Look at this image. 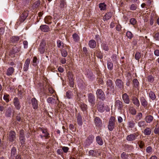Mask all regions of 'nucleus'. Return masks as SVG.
<instances>
[{
	"mask_svg": "<svg viewBox=\"0 0 159 159\" xmlns=\"http://www.w3.org/2000/svg\"><path fill=\"white\" fill-rule=\"evenodd\" d=\"M47 50V47L46 41L44 39H42L38 47V51L40 54H44Z\"/></svg>",
	"mask_w": 159,
	"mask_h": 159,
	"instance_id": "f257e3e1",
	"label": "nucleus"
},
{
	"mask_svg": "<svg viewBox=\"0 0 159 159\" xmlns=\"http://www.w3.org/2000/svg\"><path fill=\"white\" fill-rule=\"evenodd\" d=\"M115 121L116 118L114 117L111 116L110 118L108 125V128L110 131H112L114 128Z\"/></svg>",
	"mask_w": 159,
	"mask_h": 159,
	"instance_id": "f03ea898",
	"label": "nucleus"
},
{
	"mask_svg": "<svg viewBox=\"0 0 159 159\" xmlns=\"http://www.w3.org/2000/svg\"><path fill=\"white\" fill-rule=\"evenodd\" d=\"M139 136L137 133L131 134L128 135L126 137V140L129 141H131L135 140Z\"/></svg>",
	"mask_w": 159,
	"mask_h": 159,
	"instance_id": "7ed1b4c3",
	"label": "nucleus"
},
{
	"mask_svg": "<svg viewBox=\"0 0 159 159\" xmlns=\"http://www.w3.org/2000/svg\"><path fill=\"white\" fill-rule=\"evenodd\" d=\"M9 140L11 142L14 141L16 138V133L14 131H11L8 136Z\"/></svg>",
	"mask_w": 159,
	"mask_h": 159,
	"instance_id": "20e7f679",
	"label": "nucleus"
},
{
	"mask_svg": "<svg viewBox=\"0 0 159 159\" xmlns=\"http://www.w3.org/2000/svg\"><path fill=\"white\" fill-rule=\"evenodd\" d=\"M13 102L17 110H19L20 108L21 105L18 98L16 97L15 98L13 99Z\"/></svg>",
	"mask_w": 159,
	"mask_h": 159,
	"instance_id": "39448f33",
	"label": "nucleus"
},
{
	"mask_svg": "<svg viewBox=\"0 0 159 159\" xmlns=\"http://www.w3.org/2000/svg\"><path fill=\"white\" fill-rule=\"evenodd\" d=\"M40 30L44 32H48L50 31L49 27L46 25H42L40 26L39 29Z\"/></svg>",
	"mask_w": 159,
	"mask_h": 159,
	"instance_id": "423d86ee",
	"label": "nucleus"
},
{
	"mask_svg": "<svg viewBox=\"0 0 159 159\" xmlns=\"http://www.w3.org/2000/svg\"><path fill=\"white\" fill-rule=\"evenodd\" d=\"M85 75L87 77L91 80H93L95 78L93 73L89 70H86Z\"/></svg>",
	"mask_w": 159,
	"mask_h": 159,
	"instance_id": "0eeeda50",
	"label": "nucleus"
},
{
	"mask_svg": "<svg viewBox=\"0 0 159 159\" xmlns=\"http://www.w3.org/2000/svg\"><path fill=\"white\" fill-rule=\"evenodd\" d=\"M89 102L92 105H94L95 102V98L94 96L92 93H90L88 95Z\"/></svg>",
	"mask_w": 159,
	"mask_h": 159,
	"instance_id": "6e6552de",
	"label": "nucleus"
},
{
	"mask_svg": "<svg viewBox=\"0 0 159 159\" xmlns=\"http://www.w3.org/2000/svg\"><path fill=\"white\" fill-rule=\"evenodd\" d=\"M28 15V11L26 10L24 11L21 15L20 18V22H23L25 20Z\"/></svg>",
	"mask_w": 159,
	"mask_h": 159,
	"instance_id": "1a4fd4ad",
	"label": "nucleus"
},
{
	"mask_svg": "<svg viewBox=\"0 0 159 159\" xmlns=\"http://www.w3.org/2000/svg\"><path fill=\"white\" fill-rule=\"evenodd\" d=\"M115 106L116 108L120 111H121L123 107L122 102L120 100H116L115 102Z\"/></svg>",
	"mask_w": 159,
	"mask_h": 159,
	"instance_id": "9d476101",
	"label": "nucleus"
},
{
	"mask_svg": "<svg viewBox=\"0 0 159 159\" xmlns=\"http://www.w3.org/2000/svg\"><path fill=\"white\" fill-rule=\"evenodd\" d=\"M96 94L98 97L100 99L102 100H104L105 98V95L104 92L102 90H97L96 92Z\"/></svg>",
	"mask_w": 159,
	"mask_h": 159,
	"instance_id": "9b49d317",
	"label": "nucleus"
},
{
	"mask_svg": "<svg viewBox=\"0 0 159 159\" xmlns=\"http://www.w3.org/2000/svg\"><path fill=\"white\" fill-rule=\"evenodd\" d=\"M116 87L117 89H121L123 87V82L121 80L117 79L115 82Z\"/></svg>",
	"mask_w": 159,
	"mask_h": 159,
	"instance_id": "f8f14e48",
	"label": "nucleus"
},
{
	"mask_svg": "<svg viewBox=\"0 0 159 159\" xmlns=\"http://www.w3.org/2000/svg\"><path fill=\"white\" fill-rule=\"evenodd\" d=\"M97 108L100 112H103L105 110L103 103L101 102H99L97 104Z\"/></svg>",
	"mask_w": 159,
	"mask_h": 159,
	"instance_id": "ddd939ff",
	"label": "nucleus"
},
{
	"mask_svg": "<svg viewBox=\"0 0 159 159\" xmlns=\"http://www.w3.org/2000/svg\"><path fill=\"white\" fill-rule=\"evenodd\" d=\"M30 61L29 58H27L26 60L23 67V70L24 71H26L28 70Z\"/></svg>",
	"mask_w": 159,
	"mask_h": 159,
	"instance_id": "4468645a",
	"label": "nucleus"
},
{
	"mask_svg": "<svg viewBox=\"0 0 159 159\" xmlns=\"http://www.w3.org/2000/svg\"><path fill=\"white\" fill-rule=\"evenodd\" d=\"M107 85L108 87L107 89H113L114 88V86L112 83V81L111 80H108L107 81Z\"/></svg>",
	"mask_w": 159,
	"mask_h": 159,
	"instance_id": "2eb2a0df",
	"label": "nucleus"
},
{
	"mask_svg": "<svg viewBox=\"0 0 159 159\" xmlns=\"http://www.w3.org/2000/svg\"><path fill=\"white\" fill-rule=\"evenodd\" d=\"M89 45L90 48H94L96 46V43L95 41L93 39H91L89 41Z\"/></svg>",
	"mask_w": 159,
	"mask_h": 159,
	"instance_id": "dca6fc26",
	"label": "nucleus"
},
{
	"mask_svg": "<svg viewBox=\"0 0 159 159\" xmlns=\"http://www.w3.org/2000/svg\"><path fill=\"white\" fill-rule=\"evenodd\" d=\"M140 102L142 105L144 107H146L148 104V102L145 98L143 97H142L140 98Z\"/></svg>",
	"mask_w": 159,
	"mask_h": 159,
	"instance_id": "f3484780",
	"label": "nucleus"
},
{
	"mask_svg": "<svg viewBox=\"0 0 159 159\" xmlns=\"http://www.w3.org/2000/svg\"><path fill=\"white\" fill-rule=\"evenodd\" d=\"M15 69L12 67H9L7 70L6 75L7 76L12 75L14 73Z\"/></svg>",
	"mask_w": 159,
	"mask_h": 159,
	"instance_id": "a211bd4d",
	"label": "nucleus"
},
{
	"mask_svg": "<svg viewBox=\"0 0 159 159\" xmlns=\"http://www.w3.org/2000/svg\"><path fill=\"white\" fill-rule=\"evenodd\" d=\"M94 123L97 126L99 127L101 125L102 121L98 117H96L94 120Z\"/></svg>",
	"mask_w": 159,
	"mask_h": 159,
	"instance_id": "6ab92c4d",
	"label": "nucleus"
},
{
	"mask_svg": "<svg viewBox=\"0 0 159 159\" xmlns=\"http://www.w3.org/2000/svg\"><path fill=\"white\" fill-rule=\"evenodd\" d=\"M31 102L33 108L37 109L38 108L37 100L35 98H33L31 99Z\"/></svg>",
	"mask_w": 159,
	"mask_h": 159,
	"instance_id": "aec40b11",
	"label": "nucleus"
},
{
	"mask_svg": "<svg viewBox=\"0 0 159 159\" xmlns=\"http://www.w3.org/2000/svg\"><path fill=\"white\" fill-rule=\"evenodd\" d=\"M112 16V13L111 12H108L105 14L103 17L104 21L110 19Z\"/></svg>",
	"mask_w": 159,
	"mask_h": 159,
	"instance_id": "412c9836",
	"label": "nucleus"
},
{
	"mask_svg": "<svg viewBox=\"0 0 159 159\" xmlns=\"http://www.w3.org/2000/svg\"><path fill=\"white\" fill-rule=\"evenodd\" d=\"M52 18L50 16H47L44 19L45 23L47 24H50L52 23Z\"/></svg>",
	"mask_w": 159,
	"mask_h": 159,
	"instance_id": "4be33fe9",
	"label": "nucleus"
},
{
	"mask_svg": "<svg viewBox=\"0 0 159 159\" xmlns=\"http://www.w3.org/2000/svg\"><path fill=\"white\" fill-rule=\"evenodd\" d=\"M156 19V16L154 14H152L150 17L149 23L151 25H152L153 24L154 22Z\"/></svg>",
	"mask_w": 159,
	"mask_h": 159,
	"instance_id": "5701e85b",
	"label": "nucleus"
},
{
	"mask_svg": "<svg viewBox=\"0 0 159 159\" xmlns=\"http://www.w3.org/2000/svg\"><path fill=\"white\" fill-rule=\"evenodd\" d=\"M94 139V137L93 135H90L88 137L86 140V143L87 145H90L93 142Z\"/></svg>",
	"mask_w": 159,
	"mask_h": 159,
	"instance_id": "b1692460",
	"label": "nucleus"
},
{
	"mask_svg": "<svg viewBox=\"0 0 159 159\" xmlns=\"http://www.w3.org/2000/svg\"><path fill=\"white\" fill-rule=\"evenodd\" d=\"M152 129L151 128L146 127L143 130V133L146 135H150L152 133Z\"/></svg>",
	"mask_w": 159,
	"mask_h": 159,
	"instance_id": "393cba45",
	"label": "nucleus"
},
{
	"mask_svg": "<svg viewBox=\"0 0 159 159\" xmlns=\"http://www.w3.org/2000/svg\"><path fill=\"white\" fill-rule=\"evenodd\" d=\"M76 118L78 124L79 125H82L83 124V121L82 117L80 114H78L77 115Z\"/></svg>",
	"mask_w": 159,
	"mask_h": 159,
	"instance_id": "a878e982",
	"label": "nucleus"
},
{
	"mask_svg": "<svg viewBox=\"0 0 159 159\" xmlns=\"http://www.w3.org/2000/svg\"><path fill=\"white\" fill-rule=\"evenodd\" d=\"M153 117L151 115L147 116L145 117V119L146 122L148 123H151L153 119Z\"/></svg>",
	"mask_w": 159,
	"mask_h": 159,
	"instance_id": "bb28decb",
	"label": "nucleus"
},
{
	"mask_svg": "<svg viewBox=\"0 0 159 159\" xmlns=\"http://www.w3.org/2000/svg\"><path fill=\"white\" fill-rule=\"evenodd\" d=\"M122 98L124 102L128 104L129 102V98L126 93H124L122 96Z\"/></svg>",
	"mask_w": 159,
	"mask_h": 159,
	"instance_id": "cd10ccee",
	"label": "nucleus"
},
{
	"mask_svg": "<svg viewBox=\"0 0 159 159\" xmlns=\"http://www.w3.org/2000/svg\"><path fill=\"white\" fill-rule=\"evenodd\" d=\"M96 141L98 144L100 145H102L103 143V141L101 137L98 136L96 137Z\"/></svg>",
	"mask_w": 159,
	"mask_h": 159,
	"instance_id": "c85d7f7f",
	"label": "nucleus"
},
{
	"mask_svg": "<svg viewBox=\"0 0 159 159\" xmlns=\"http://www.w3.org/2000/svg\"><path fill=\"white\" fill-rule=\"evenodd\" d=\"M139 126L141 128H144L147 126L146 122L144 121H140L138 123Z\"/></svg>",
	"mask_w": 159,
	"mask_h": 159,
	"instance_id": "c756f323",
	"label": "nucleus"
},
{
	"mask_svg": "<svg viewBox=\"0 0 159 159\" xmlns=\"http://www.w3.org/2000/svg\"><path fill=\"white\" fill-rule=\"evenodd\" d=\"M57 47L61 49L63 48L64 47V44L63 43L59 40H57Z\"/></svg>",
	"mask_w": 159,
	"mask_h": 159,
	"instance_id": "7c9ffc66",
	"label": "nucleus"
},
{
	"mask_svg": "<svg viewBox=\"0 0 159 159\" xmlns=\"http://www.w3.org/2000/svg\"><path fill=\"white\" fill-rule=\"evenodd\" d=\"M133 103L137 107H139L140 105V103L138 99L136 97H134L132 99Z\"/></svg>",
	"mask_w": 159,
	"mask_h": 159,
	"instance_id": "2f4dec72",
	"label": "nucleus"
},
{
	"mask_svg": "<svg viewBox=\"0 0 159 159\" xmlns=\"http://www.w3.org/2000/svg\"><path fill=\"white\" fill-rule=\"evenodd\" d=\"M106 5L104 3H101L99 4V7L101 11L106 10Z\"/></svg>",
	"mask_w": 159,
	"mask_h": 159,
	"instance_id": "473e14b6",
	"label": "nucleus"
},
{
	"mask_svg": "<svg viewBox=\"0 0 159 159\" xmlns=\"http://www.w3.org/2000/svg\"><path fill=\"white\" fill-rule=\"evenodd\" d=\"M20 39L19 37L17 36H14L11 38L10 40L12 43H16Z\"/></svg>",
	"mask_w": 159,
	"mask_h": 159,
	"instance_id": "72a5a7b5",
	"label": "nucleus"
},
{
	"mask_svg": "<svg viewBox=\"0 0 159 159\" xmlns=\"http://www.w3.org/2000/svg\"><path fill=\"white\" fill-rule=\"evenodd\" d=\"M11 110L12 108L11 107L9 106L8 107V109L7 110L6 113V116L7 117L10 116L11 113Z\"/></svg>",
	"mask_w": 159,
	"mask_h": 159,
	"instance_id": "f704fd0d",
	"label": "nucleus"
},
{
	"mask_svg": "<svg viewBox=\"0 0 159 159\" xmlns=\"http://www.w3.org/2000/svg\"><path fill=\"white\" fill-rule=\"evenodd\" d=\"M72 37L74 41L77 42L80 40V37L76 33H74L72 35Z\"/></svg>",
	"mask_w": 159,
	"mask_h": 159,
	"instance_id": "c9c22d12",
	"label": "nucleus"
},
{
	"mask_svg": "<svg viewBox=\"0 0 159 159\" xmlns=\"http://www.w3.org/2000/svg\"><path fill=\"white\" fill-rule=\"evenodd\" d=\"M40 0H38L35 2L33 4L32 7L33 9H35L38 8L40 4Z\"/></svg>",
	"mask_w": 159,
	"mask_h": 159,
	"instance_id": "e433bc0d",
	"label": "nucleus"
},
{
	"mask_svg": "<svg viewBox=\"0 0 159 159\" xmlns=\"http://www.w3.org/2000/svg\"><path fill=\"white\" fill-rule=\"evenodd\" d=\"M89 154L90 156H92L93 157H96L97 155V153L96 151L91 150L89 151Z\"/></svg>",
	"mask_w": 159,
	"mask_h": 159,
	"instance_id": "4c0bfd02",
	"label": "nucleus"
},
{
	"mask_svg": "<svg viewBox=\"0 0 159 159\" xmlns=\"http://www.w3.org/2000/svg\"><path fill=\"white\" fill-rule=\"evenodd\" d=\"M142 116L143 115L141 113H138L135 116V120L138 121L142 119Z\"/></svg>",
	"mask_w": 159,
	"mask_h": 159,
	"instance_id": "58836bf2",
	"label": "nucleus"
},
{
	"mask_svg": "<svg viewBox=\"0 0 159 159\" xmlns=\"http://www.w3.org/2000/svg\"><path fill=\"white\" fill-rule=\"evenodd\" d=\"M41 131L44 134V135L43 136V137H49V134L47 131L46 129H43L42 128L40 129Z\"/></svg>",
	"mask_w": 159,
	"mask_h": 159,
	"instance_id": "ea45409f",
	"label": "nucleus"
},
{
	"mask_svg": "<svg viewBox=\"0 0 159 159\" xmlns=\"http://www.w3.org/2000/svg\"><path fill=\"white\" fill-rule=\"evenodd\" d=\"M107 66L108 69L111 70L113 69V64L112 62L108 61L107 63Z\"/></svg>",
	"mask_w": 159,
	"mask_h": 159,
	"instance_id": "a19ab883",
	"label": "nucleus"
},
{
	"mask_svg": "<svg viewBox=\"0 0 159 159\" xmlns=\"http://www.w3.org/2000/svg\"><path fill=\"white\" fill-rule=\"evenodd\" d=\"M126 36L129 39H131L133 37V34L130 31H128L126 32Z\"/></svg>",
	"mask_w": 159,
	"mask_h": 159,
	"instance_id": "79ce46f5",
	"label": "nucleus"
},
{
	"mask_svg": "<svg viewBox=\"0 0 159 159\" xmlns=\"http://www.w3.org/2000/svg\"><path fill=\"white\" fill-rule=\"evenodd\" d=\"M47 101L49 103L53 104L55 101V99L53 98L50 97L47 99Z\"/></svg>",
	"mask_w": 159,
	"mask_h": 159,
	"instance_id": "37998d69",
	"label": "nucleus"
},
{
	"mask_svg": "<svg viewBox=\"0 0 159 159\" xmlns=\"http://www.w3.org/2000/svg\"><path fill=\"white\" fill-rule=\"evenodd\" d=\"M61 52L62 56L64 57H66L68 54L67 51L65 49H62L61 50Z\"/></svg>",
	"mask_w": 159,
	"mask_h": 159,
	"instance_id": "c03bdc74",
	"label": "nucleus"
},
{
	"mask_svg": "<svg viewBox=\"0 0 159 159\" xmlns=\"http://www.w3.org/2000/svg\"><path fill=\"white\" fill-rule=\"evenodd\" d=\"M16 120L19 122H23V118L21 116V115H20V114L16 116Z\"/></svg>",
	"mask_w": 159,
	"mask_h": 159,
	"instance_id": "a18cd8bd",
	"label": "nucleus"
},
{
	"mask_svg": "<svg viewBox=\"0 0 159 159\" xmlns=\"http://www.w3.org/2000/svg\"><path fill=\"white\" fill-rule=\"evenodd\" d=\"M128 126L130 128H134L135 126V123L134 122L132 121H130L128 122Z\"/></svg>",
	"mask_w": 159,
	"mask_h": 159,
	"instance_id": "49530a36",
	"label": "nucleus"
},
{
	"mask_svg": "<svg viewBox=\"0 0 159 159\" xmlns=\"http://www.w3.org/2000/svg\"><path fill=\"white\" fill-rule=\"evenodd\" d=\"M16 153V149L15 147H13L11 150V155L12 156H14Z\"/></svg>",
	"mask_w": 159,
	"mask_h": 159,
	"instance_id": "de8ad7c7",
	"label": "nucleus"
},
{
	"mask_svg": "<svg viewBox=\"0 0 159 159\" xmlns=\"http://www.w3.org/2000/svg\"><path fill=\"white\" fill-rule=\"evenodd\" d=\"M153 37L156 40H159V32L153 34Z\"/></svg>",
	"mask_w": 159,
	"mask_h": 159,
	"instance_id": "09e8293b",
	"label": "nucleus"
},
{
	"mask_svg": "<svg viewBox=\"0 0 159 159\" xmlns=\"http://www.w3.org/2000/svg\"><path fill=\"white\" fill-rule=\"evenodd\" d=\"M137 5L136 4H132L129 7V9L132 11L135 10L137 8Z\"/></svg>",
	"mask_w": 159,
	"mask_h": 159,
	"instance_id": "8fccbe9b",
	"label": "nucleus"
},
{
	"mask_svg": "<svg viewBox=\"0 0 159 159\" xmlns=\"http://www.w3.org/2000/svg\"><path fill=\"white\" fill-rule=\"evenodd\" d=\"M130 22L132 25H134L137 23V21L134 18H132L130 20Z\"/></svg>",
	"mask_w": 159,
	"mask_h": 159,
	"instance_id": "3c124183",
	"label": "nucleus"
},
{
	"mask_svg": "<svg viewBox=\"0 0 159 159\" xmlns=\"http://www.w3.org/2000/svg\"><path fill=\"white\" fill-rule=\"evenodd\" d=\"M83 53L86 56H87L89 54V52L87 48L86 47H84L83 48Z\"/></svg>",
	"mask_w": 159,
	"mask_h": 159,
	"instance_id": "603ef678",
	"label": "nucleus"
},
{
	"mask_svg": "<svg viewBox=\"0 0 159 159\" xmlns=\"http://www.w3.org/2000/svg\"><path fill=\"white\" fill-rule=\"evenodd\" d=\"M138 144L139 145V147L141 148H143L144 146V143L142 141H139L138 143Z\"/></svg>",
	"mask_w": 159,
	"mask_h": 159,
	"instance_id": "864d4df0",
	"label": "nucleus"
},
{
	"mask_svg": "<svg viewBox=\"0 0 159 159\" xmlns=\"http://www.w3.org/2000/svg\"><path fill=\"white\" fill-rule=\"evenodd\" d=\"M149 96L151 98L152 100L155 99L156 98V96L155 94L152 91L150 93Z\"/></svg>",
	"mask_w": 159,
	"mask_h": 159,
	"instance_id": "5fc2aeb1",
	"label": "nucleus"
},
{
	"mask_svg": "<svg viewBox=\"0 0 159 159\" xmlns=\"http://www.w3.org/2000/svg\"><path fill=\"white\" fill-rule=\"evenodd\" d=\"M134 86L137 88L139 85V82L137 79H134L133 81Z\"/></svg>",
	"mask_w": 159,
	"mask_h": 159,
	"instance_id": "6e6d98bb",
	"label": "nucleus"
},
{
	"mask_svg": "<svg viewBox=\"0 0 159 159\" xmlns=\"http://www.w3.org/2000/svg\"><path fill=\"white\" fill-rule=\"evenodd\" d=\"M87 106L84 104H80V107L83 111H85L87 108Z\"/></svg>",
	"mask_w": 159,
	"mask_h": 159,
	"instance_id": "4d7b16f0",
	"label": "nucleus"
},
{
	"mask_svg": "<svg viewBox=\"0 0 159 159\" xmlns=\"http://www.w3.org/2000/svg\"><path fill=\"white\" fill-rule=\"evenodd\" d=\"M148 81L151 83H152L154 80V78L152 75H150L148 76Z\"/></svg>",
	"mask_w": 159,
	"mask_h": 159,
	"instance_id": "13d9d810",
	"label": "nucleus"
},
{
	"mask_svg": "<svg viewBox=\"0 0 159 159\" xmlns=\"http://www.w3.org/2000/svg\"><path fill=\"white\" fill-rule=\"evenodd\" d=\"M128 157V155L126 154L124 152H123L121 154V157L122 159H127Z\"/></svg>",
	"mask_w": 159,
	"mask_h": 159,
	"instance_id": "bf43d9fd",
	"label": "nucleus"
},
{
	"mask_svg": "<svg viewBox=\"0 0 159 159\" xmlns=\"http://www.w3.org/2000/svg\"><path fill=\"white\" fill-rule=\"evenodd\" d=\"M141 57L140 53L139 52H136L135 54V58L136 60H139Z\"/></svg>",
	"mask_w": 159,
	"mask_h": 159,
	"instance_id": "052dcab7",
	"label": "nucleus"
},
{
	"mask_svg": "<svg viewBox=\"0 0 159 159\" xmlns=\"http://www.w3.org/2000/svg\"><path fill=\"white\" fill-rule=\"evenodd\" d=\"M66 5V2L65 0H62L61 1L60 7L61 8L64 7Z\"/></svg>",
	"mask_w": 159,
	"mask_h": 159,
	"instance_id": "680f3d73",
	"label": "nucleus"
},
{
	"mask_svg": "<svg viewBox=\"0 0 159 159\" xmlns=\"http://www.w3.org/2000/svg\"><path fill=\"white\" fill-rule=\"evenodd\" d=\"M121 26L120 24L117 25L116 27V30L119 32H120L121 31Z\"/></svg>",
	"mask_w": 159,
	"mask_h": 159,
	"instance_id": "e2e57ef3",
	"label": "nucleus"
},
{
	"mask_svg": "<svg viewBox=\"0 0 159 159\" xmlns=\"http://www.w3.org/2000/svg\"><path fill=\"white\" fill-rule=\"evenodd\" d=\"M19 140L21 144L25 143V139L24 137H19Z\"/></svg>",
	"mask_w": 159,
	"mask_h": 159,
	"instance_id": "0e129e2a",
	"label": "nucleus"
},
{
	"mask_svg": "<svg viewBox=\"0 0 159 159\" xmlns=\"http://www.w3.org/2000/svg\"><path fill=\"white\" fill-rule=\"evenodd\" d=\"M66 96L68 98H71L72 94L70 91H68L66 92Z\"/></svg>",
	"mask_w": 159,
	"mask_h": 159,
	"instance_id": "69168bd1",
	"label": "nucleus"
},
{
	"mask_svg": "<svg viewBox=\"0 0 159 159\" xmlns=\"http://www.w3.org/2000/svg\"><path fill=\"white\" fill-rule=\"evenodd\" d=\"M130 113L132 115H135L136 114V111L133 108H130L129 110Z\"/></svg>",
	"mask_w": 159,
	"mask_h": 159,
	"instance_id": "338daca9",
	"label": "nucleus"
},
{
	"mask_svg": "<svg viewBox=\"0 0 159 159\" xmlns=\"http://www.w3.org/2000/svg\"><path fill=\"white\" fill-rule=\"evenodd\" d=\"M37 58L36 57H34L33 59V65L36 66L37 64Z\"/></svg>",
	"mask_w": 159,
	"mask_h": 159,
	"instance_id": "774afa93",
	"label": "nucleus"
}]
</instances>
